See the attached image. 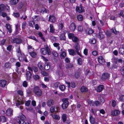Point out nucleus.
Masks as SVG:
<instances>
[{
	"mask_svg": "<svg viewBox=\"0 0 124 124\" xmlns=\"http://www.w3.org/2000/svg\"><path fill=\"white\" fill-rule=\"evenodd\" d=\"M18 119H17V121L19 124H30L29 123H26L24 120L26 118L25 116L21 113L18 116Z\"/></svg>",
	"mask_w": 124,
	"mask_h": 124,
	"instance_id": "1",
	"label": "nucleus"
},
{
	"mask_svg": "<svg viewBox=\"0 0 124 124\" xmlns=\"http://www.w3.org/2000/svg\"><path fill=\"white\" fill-rule=\"evenodd\" d=\"M33 91L35 94L38 96L39 97L42 95V92L38 86L35 87L34 88Z\"/></svg>",
	"mask_w": 124,
	"mask_h": 124,
	"instance_id": "2",
	"label": "nucleus"
},
{
	"mask_svg": "<svg viewBox=\"0 0 124 124\" xmlns=\"http://www.w3.org/2000/svg\"><path fill=\"white\" fill-rule=\"evenodd\" d=\"M40 52L43 55L47 54L48 55H50L51 54L50 49L47 47H46V48H41L40 50Z\"/></svg>",
	"mask_w": 124,
	"mask_h": 124,
	"instance_id": "3",
	"label": "nucleus"
},
{
	"mask_svg": "<svg viewBox=\"0 0 124 124\" xmlns=\"http://www.w3.org/2000/svg\"><path fill=\"white\" fill-rule=\"evenodd\" d=\"M76 10L77 12L79 13H82L84 11V10L82 4H80L79 6L76 7Z\"/></svg>",
	"mask_w": 124,
	"mask_h": 124,
	"instance_id": "4",
	"label": "nucleus"
},
{
	"mask_svg": "<svg viewBox=\"0 0 124 124\" xmlns=\"http://www.w3.org/2000/svg\"><path fill=\"white\" fill-rule=\"evenodd\" d=\"M67 99H65L63 100V102L62 105V108L63 109H65L67 108L69 102Z\"/></svg>",
	"mask_w": 124,
	"mask_h": 124,
	"instance_id": "5",
	"label": "nucleus"
},
{
	"mask_svg": "<svg viewBox=\"0 0 124 124\" xmlns=\"http://www.w3.org/2000/svg\"><path fill=\"white\" fill-rule=\"evenodd\" d=\"M75 48L76 49V51L77 54L80 56L82 57V55L79 52L80 50V46L78 43L75 44Z\"/></svg>",
	"mask_w": 124,
	"mask_h": 124,
	"instance_id": "6",
	"label": "nucleus"
},
{
	"mask_svg": "<svg viewBox=\"0 0 124 124\" xmlns=\"http://www.w3.org/2000/svg\"><path fill=\"white\" fill-rule=\"evenodd\" d=\"M109 76V74L107 73H103L102 75L101 79L103 81H105L107 79Z\"/></svg>",
	"mask_w": 124,
	"mask_h": 124,
	"instance_id": "7",
	"label": "nucleus"
},
{
	"mask_svg": "<svg viewBox=\"0 0 124 124\" xmlns=\"http://www.w3.org/2000/svg\"><path fill=\"white\" fill-rule=\"evenodd\" d=\"M22 42V40L18 38H14L12 39V42L13 43H15L19 44Z\"/></svg>",
	"mask_w": 124,
	"mask_h": 124,
	"instance_id": "8",
	"label": "nucleus"
},
{
	"mask_svg": "<svg viewBox=\"0 0 124 124\" xmlns=\"http://www.w3.org/2000/svg\"><path fill=\"white\" fill-rule=\"evenodd\" d=\"M6 114L8 116H11L13 115V110L10 108H8L6 111Z\"/></svg>",
	"mask_w": 124,
	"mask_h": 124,
	"instance_id": "9",
	"label": "nucleus"
},
{
	"mask_svg": "<svg viewBox=\"0 0 124 124\" xmlns=\"http://www.w3.org/2000/svg\"><path fill=\"white\" fill-rule=\"evenodd\" d=\"M26 78L27 80H30L31 78L32 74L29 71H27L26 73Z\"/></svg>",
	"mask_w": 124,
	"mask_h": 124,
	"instance_id": "10",
	"label": "nucleus"
},
{
	"mask_svg": "<svg viewBox=\"0 0 124 124\" xmlns=\"http://www.w3.org/2000/svg\"><path fill=\"white\" fill-rule=\"evenodd\" d=\"M7 81L5 80H0V86L2 87H5Z\"/></svg>",
	"mask_w": 124,
	"mask_h": 124,
	"instance_id": "11",
	"label": "nucleus"
},
{
	"mask_svg": "<svg viewBox=\"0 0 124 124\" xmlns=\"http://www.w3.org/2000/svg\"><path fill=\"white\" fill-rule=\"evenodd\" d=\"M76 25L74 23H72L70 25L69 27L70 29L72 31H73L75 30Z\"/></svg>",
	"mask_w": 124,
	"mask_h": 124,
	"instance_id": "12",
	"label": "nucleus"
},
{
	"mask_svg": "<svg viewBox=\"0 0 124 124\" xmlns=\"http://www.w3.org/2000/svg\"><path fill=\"white\" fill-rule=\"evenodd\" d=\"M120 111L117 110H115L112 111L111 114L113 116H116L118 115L120 113Z\"/></svg>",
	"mask_w": 124,
	"mask_h": 124,
	"instance_id": "13",
	"label": "nucleus"
},
{
	"mask_svg": "<svg viewBox=\"0 0 124 124\" xmlns=\"http://www.w3.org/2000/svg\"><path fill=\"white\" fill-rule=\"evenodd\" d=\"M98 60L99 63L102 64L104 63V60L103 58L101 56H100L98 58Z\"/></svg>",
	"mask_w": 124,
	"mask_h": 124,
	"instance_id": "14",
	"label": "nucleus"
},
{
	"mask_svg": "<svg viewBox=\"0 0 124 124\" xmlns=\"http://www.w3.org/2000/svg\"><path fill=\"white\" fill-rule=\"evenodd\" d=\"M54 101L52 99H50L47 102V106L50 107L52 106L54 104Z\"/></svg>",
	"mask_w": 124,
	"mask_h": 124,
	"instance_id": "15",
	"label": "nucleus"
},
{
	"mask_svg": "<svg viewBox=\"0 0 124 124\" xmlns=\"http://www.w3.org/2000/svg\"><path fill=\"white\" fill-rule=\"evenodd\" d=\"M49 20L53 23L55 22L56 21L55 17L54 16L50 15L49 17Z\"/></svg>",
	"mask_w": 124,
	"mask_h": 124,
	"instance_id": "16",
	"label": "nucleus"
},
{
	"mask_svg": "<svg viewBox=\"0 0 124 124\" xmlns=\"http://www.w3.org/2000/svg\"><path fill=\"white\" fill-rule=\"evenodd\" d=\"M30 55L33 58H36L37 56V54L35 52H29Z\"/></svg>",
	"mask_w": 124,
	"mask_h": 124,
	"instance_id": "17",
	"label": "nucleus"
},
{
	"mask_svg": "<svg viewBox=\"0 0 124 124\" xmlns=\"http://www.w3.org/2000/svg\"><path fill=\"white\" fill-rule=\"evenodd\" d=\"M6 27L8 32L10 33H11L12 30L11 25L9 24H7L6 25Z\"/></svg>",
	"mask_w": 124,
	"mask_h": 124,
	"instance_id": "18",
	"label": "nucleus"
},
{
	"mask_svg": "<svg viewBox=\"0 0 124 124\" xmlns=\"http://www.w3.org/2000/svg\"><path fill=\"white\" fill-rule=\"evenodd\" d=\"M19 1V0H10L9 2L11 5H15Z\"/></svg>",
	"mask_w": 124,
	"mask_h": 124,
	"instance_id": "19",
	"label": "nucleus"
},
{
	"mask_svg": "<svg viewBox=\"0 0 124 124\" xmlns=\"http://www.w3.org/2000/svg\"><path fill=\"white\" fill-rule=\"evenodd\" d=\"M38 67L41 70H43V66L44 65V63L41 62H39L38 63Z\"/></svg>",
	"mask_w": 124,
	"mask_h": 124,
	"instance_id": "20",
	"label": "nucleus"
},
{
	"mask_svg": "<svg viewBox=\"0 0 124 124\" xmlns=\"http://www.w3.org/2000/svg\"><path fill=\"white\" fill-rule=\"evenodd\" d=\"M80 90L82 93L86 92L88 91L87 88L85 86H82L81 87Z\"/></svg>",
	"mask_w": 124,
	"mask_h": 124,
	"instance_id": "21",
	"label": "nucleus"
},
{
	"mask_svg": "<svg viewBox=\"0 0 124 124\" xmlns=\"http://www.w3.org/2000/svg\"><path fill=\"white\" fill-rule=\"evenodd\" d=\"M50 32L53 34L55 32V29L53 25L50 24Z\"/></svg>",
	"mask_w": 124,
	"mask_h": 124,
	"instance_id": "22",
	"label": "nucleus"
},
{
	"mask_svg": "<svg viewBox=\"0 0 124 124\" xmlns=\"http://www.w3.org/2000/svg\"><path fill=\"white\" fill-rule=\"evenodd\" d=\"M104 86L102 85H99L97 88V91L99 92H101L104 88Z\"/></svg>",
	"mask_w": 124,
	"mask_h": 124,
	"instance_id": "23",
	"label": "nucleus"
},
{
	"mask_svg": "<svg viewBox=\"0 0 124 124\" xmlns=\"http://www.w3.org/2000/svg\"><path fill=\"white\" fill-rule=\"evenodd\" d=\"M69 52L70 54L73 56L76 54L75 51L73 49H69Z\"/></svg>",
	"mask_w": 124,
	"mask_h": 124,
	"instance_id": "24",
	"label": "nucleus"
},
{
	"mask_svg": "<svg viewBox=\"0 0 124 124\" xmlns=\"http://www.w3.org/2000/svg\"><path fill=\"white\" fill-rule=\"evenodd\" d=\"M86 32L87 34H90L93 33L94 31L91 28H88L86 30Z\"/></svg>",
	"mask_w": 124,
	"mask_h": 124,
	"instance_id": "25",
	"label": "nucleus"
},
{
	"mask_svg": "<svg viewBox=\"0 0 124 124\" xmlns=\"http://www.w3.org/2000/svg\"><path fill=\"white\" fill-rule=\"evenodd\" d=\"M52 115L53 118L55 119L59 120L60 119V117L58 115L56 114H52Z\"/></svg>",
	"mask_w": 124,
	"mask_h": 124,
	"instance_id": "26",
	"label": "nucleus"
},
{
	"mask_svg": "<svg viewBox=\"0 0 124 124\" xmlns=\"http://www.w3.org/2000/svg\"><path fill=\"white\" fill-rule=\"evenodd\" d=\"M60 37L61 40H66V37L64 34L62 33L61 34Z\"/></svg>",
	"mask_w": 124,
	"mask_h": 124,
	"instance_id": "27",
	"label": "nucleus"
},
{
	"mask_svg": "<svg viewBox=\"0 0 124 124\" xmlns=\"http://www.w3.org/2000/svg\"><path fill=\"white\" fill-rule=\"evenodd\" d=\"M72 40L73 42H76V43H78V42L79 41V39L78 38L75 36L74 38L72 39Z\"/></svg>",
	"mask_w": 124,
	"mask_h": 124,
	"instance_id": "28",
	"label": "nucleus"
},
{
	"mask_svg": "<svg viewBox=\"0 0 124 124\" xmlns=\"http://www.w3.org/2000/svg\"><path fill=\"white\" fill-rule=\"evenodd\" d=\"M67 118L66 115L63 114L62 117V120L63 123H65L66 121Z\"/></svg>",
	"mask_w": 124,
	"mask_h": 124,
	"instance_id": "29",
	"label": "nucleus"
},
{
	"mask_svg": "<svg viewBox=\"0 0 124 124\" xmlns=\"http://www.w3.org/2000/svg\"><path fill=\"white\" fill-rule=\"evenodd\" d=\"M50 66L49 63L47 62L44 66V68L46 70H48L50 69Z\"/></svg>",
	"mask_w": 124,
	"mask_h": 124,
	"instance_id": "30",
	"label": "nucleus"
},
{
	"mask_svg": "<svg viewBox=\"0 0 124 124\" xmlns=\"http://www.w3.org/2000/svg\"><path fill=\"white\" fill-rule=\"evenodd\" d=\"M119 52L120 54H124V48H120L119 49Z\"/></svg>",
	"mask_w": 124,
	"mask_h": 124,
	"instance_id": "31",
	"label": "nucleus"
},
{
	"mask_svg": "<svg viewBox=\"0 0 124 124\" xmlns=\"http://www.w3.org/2000/svg\"><path fill=\"white\" fill-rule=\"evenodd\" d=\"M99 37L100 39H103L104 37V34L102 32H99Z\"/></svg>",
	"mask_w": 124,
	"mask_h": 124,
	"instance_id": "32",
	"label": "nucleus"
},
{
	"mask_svg": "<svg viewBox=\"0 0 124 124\" xmlns=\"http://www.w3.org/2000/svg\"><path fill=\"white\" fill-rule=\"evenodd\" d=\"M117 67V65L116 64H114L111 67L110 69L112 70H113L114 69H116Z\"/></svg>",
	"mask_w": 124,
	"mask_h": 124,
	"instance_id": "33",
	"label": "nucleus"
},
{
	"mask_svg": "<svg viewBox=\"0 0 124 124\" xmlns=\"http://www.w3.org/2000/svg\"><path fill=\"white\" fill-rule=\"evenodd\" d=\"M89 120L91 124L95 122V119L92 116H91L89 118Z\"/></svg>",
	"mask_w": 124,
	"mask_h": 124,
	"instance_id": "34",
	"label": "nucleus"
},
{
	"mask_svg": "<svg viewBox=\"0 0 124 124\" xmlns=\"http://www.w3.org/2000/svg\"><path fill=\"white\" fill-rule=\"evenodd\" d=\"M66 53L64 51H62L60 55V57L61 58H64L66 56Z\"/></svg>",
	"mask_w": 124,
	"mask_h": 124,
	"instance_id": "35",
	"label": "nucleus"
},
{
	"mask_svg": "<svg viewBox=\"0 0 124 124\" xmlns=\"http://www.w3.org/2000/svg\"><path fill=\"white\" fill-rule=\"evenodd\" d=\"M80 74V73L79 72H76L74 74V76L76 78H79Z\"/></svg>",
	"mask_w": 124,
	"mask_h": 124,
	"instance_id": "36",
	"label": "nucleus"
},
{
	"mask_svg": "<svg viewBox=\"0 0 124 124\" xmlns=\"http://www.w3.org/2000/svg\"><path fill=\"white\" fill-rule=\"evenodd\" d=\"M96 39L93 38L90 39L89 40V42L90 43L93 44H94L96 42Z\"/></svg>",
	"mask_w": 124,
	"mask_h": 124,
	"instance_id": "37",
	"label": "nucleus"
},
{
	"mask_svg": "<svg viewBox=\"0 0 124 124\" xmlns=\"http://www.w3.org/2000/svg\"><path fill=\"white\" fill-rule=\"evenodd\" d=\"M124 11L123 10L121 11L120 13L119 14V17H122L123 18H124Z\"/></svg>",
	"mask_w": 124,
	"mask_h": 124,
	"instance_id": "38",
	"label": "nucleus"
},
{
	"mask_svg": "<svg viewBox=\"0 0 124 124\" xmlns=\"http://www.w3.org/2000/svg\"><path fill=\"white\" fill-rule=\"evenodd\" d=\"M47 11L48 10L46 8H41L40 12L42 13H46Z\"/></svg>",
	"mask_w": 124,
	"mask_h": 124,
	"instance_id": "39",
	"label": "nucleus"
},
{
	"mask_svg": "<svg viewBox=\"0 0 124 124\" xmlns=\"http://www.w3.org/2000/svg\"><path fill=\"white\" fill-rule=\"evenodd\" d=\"M23 3L22 2H20L19 3L18 5L17 8L18 9H21L23 7Z\"/></svg>",
	"mask_w": 124,
	"mask_h": 124,
	"instance_id": "40",
	"label": "nucleus"
},
{
	"mask_svg": "<svg viewBox=\"0 0 124 124\" xmlns=\"http://www.w3.org/2000/svg\"><path fill=\"white\" fill-rule=\"evenodd\" d=\"M5 8L4 5L3 4L0 5V12H2Z\"/></svg>",
	"mask_w": 124,
	"mask_h": 124,
	"instance_id": "41",
	"label": "nucleus"
},
{
	"mask_svg": "<svg viewBox=\"0 0 124 124\" xmlns=\"http://www.w3.org/2000/svg\"><path fill=\"white\" fill-rule=\"evenodd\" d=\"M77 62L78 64L80 65H81L82 64V59L79 58L78 59Z\"/></svg>",
	"mask_w": 124,
	"mask_h": 124,
	"instance_id": "42",
	"label": "nucleus"
},
{
	"mask_svg": "<svg viewBox=\"0 0 124 124\" xmlns=\"http://www.w3.org/2000/svg\"><path fill=\"white\" fill-rule=\"evenodd\" d=\"M53 45L54 46L57 47L58 50L60 49V47L59 46L60 44L59 43H55L53 44Z\"/></svg>",
	"mask_w": 124,
	"mask_h": 124,
	"instance_id": "43",
	"label": "nucleus"
},
{
	"mask_svg": "<svg viewBox=\"0 0 124 124\" xmlns=\"http://www.w3.org/2000/svg\"><path fill=\"white\" fill-rule=\"evenodd\" d=\"M77 18L78 20L80 21H82L83 19V16L80 15H78L77 16Z\"/></svg>",
	"mask_w": 124,
	"mask_h": 124,
	"instance_id": "44",
	"label": "nucleus"
},
{
	"mask_svg": "<svg viewBox=\"0 0 124 124\" xmlns=\"http://www.w3.org/2000/svg\"><path fill=\"white\" fill-rule=\"evenodd\" d=\"M4 66L5 67L7 68H10L11 67V64L8 62L6 63Z\"/></svg>",
	"mask_w": 124,
	"mask_h": 124,
	"instance_id": "45",
	"label": "nucleus"
},
{
	"mask_svg": "<svg viewBox=\"0 0 124 124\" xmlns=\"http://www.w3.org/2000/svg\"><path fill=\"white\" fill-rule=\"evenodd\" d=\"M26 56L24 55H21V56L19 57V59L20 61H23L24 59L26 57Z\"/></svg>",
	"mask_w": 124,
	"mask_h": 124,
	"instance_id": "46",
	"label": "nucleus"
},
{
	"mask_svg": "<svg viewBox=\"0 0 124 124\" xmlns=\"http://www.w3.org/2000/svg\"><path fill=\"white\" fill-rule=\"evenodd\" d=\"M68 36L70 39H72L75 36L73 34L70 33L68 34Z\"/></svg>",
	"mask_w": 124,
	"mask_h": 124,
	"instance_id": "47",
	"label": "nucleus"
},
{
	"mask_svg": "<svg viewBox=\"0 0 124 124\" xmlns=\"http://www.w3.org/2000/svg\"><path fill=\"white\" fill-rule=\"evenodd\" d=\"M59 88L62 91H64L65 89V86L63 85H61L59 86Z\"/></svg>",
	"mask_w": 124,
	"mask_h": 124,
	"instance_id": "48",
	"label": "nucleus"
},
{
	"mask_svg": "<svg viewBox=\"0 0 124 124\" xmlns=\"http://www.w3.org/2000/svg\"><path fill=\"white\" fill-rule=\"evenodd\" d=\"M120 71L121 75L124 77V66H122L120 68Z\"/></svg>",
	"mask_w": 124,
	"mask_h": 124,
	"instance_id": "49",
	"label": "nucleus"
},
{
	"mask_svg": "<svg viewBox=\"0 0 124 124\" xmlns=\"http://www.w3.org/2000/svg\"><path fill=\"white\" fill-rule=\"evenodd\" d=\"M73 67V65L71 63H69L66 65V68L67 69L71 68Z\"/></svg>",
	"mask_w": 124,
	"mask_h": 124,
	"instance_id": "50",
	"label": "nucleus"
},
{
	"mask_svg": "<svg viewBox=\"0 0 124 124\" xmlns=\"http://www.w3.org/2000/svg\"><path fill=\"white\" fill-rule=\"evenodd\" d=\"M118 61V59L117 58L114 57L113 58L112 60V62L113 63L115 64H117Z\"/></svg>",
	"mask_w": 124,
	"mask_h": 124,
	"instance_id": "51",
	"label": "nucleus"
},
{
	"mask_svg": "<svg viewBox=\"0 0 124 124\" xmlns=\"http://www.w3.org/2000/svg\"><path fill=\"white\" fill-rule=\"evenodd\" d=\"M55 106H54L50 108V111L51 113H53V112L56 111L55 110Z\"/></svg>",
	"mask_w": 124,
	"mask_h": 124,
	"instance_id": "52",
	"label": "nucleus"
},
{
	"mask_svg": "<svg viewBox=\"0 0 124 124\" xmlns=\"http://www.w3.org/2000/svg\"><path fill=\"white\" fill-rule=\"evenodd\" d=\"M85 28H84V27L81 26H78V30L80 31H82L84 29L85 30Z\"/></svg>",
	"mask_w": 124,
	"mask_h": 124,
	"instance_id": "53",
	"label": "nucleus"
},
{
	"mask_svg": "<svg viewBox=\"0 0 124 124\" xmlns=\"http://www.w3.org/2000/svg\"><path fill=\"white\" fill-rule=\"evenodd\" d=\"M112 32L115 34H117L118 33V32L116 30L115 28H113L111 29Z\"/></svg>",
	"mask_w": 124,
	"mask_h": 124,
	"instance_id": "54",
	"label": "nucleus"
},
{
	"mask_svg": "<svg viewBox=\"0 0 124 124\" xmlns=\"http://www.w3.org/2000/svg\"><path fill=\"white\" fill-rule=\"evenodd\" d=\"M88 103L90 105V106H93L94 105V102L91 100H89L88 101Z\"/></svg>",
	"mask_w": 124,
	"mask_h": 124,
	"instance_id": "55",
	"label": "nucleus"
},
{
	"mask_svg": "<svg viewBox=\"0 0 124 124\" xmlns=\"http://www.w3.org/2000/svg\"><path fill=\"white\" fill-rule=\"evenodd\" d=\"M0 121L4 122L6 121V117L4 116H1L0 118Z\"/></svg>",
	"mask_w": 124,
	"mask_h": 124,
	"instance_id": "56",
	"label": "nucleus"
},
{
	"mask_svg": "<svg viewBox=\"0 0 124 124\" xmlns=\"http://www.w3.org/2000/svg\"><path fill=\"white\" fill-rule=\"evenodd\" d=\"M22 28L23 29H24L26 28V23L25 22L23 23L22 24Z\"/></svg>",
	"mask_w": 124,
	"mask_h": 124,
	"instance_id": "57",
	"label": "nucleus"
},
{
	"mask_svg": "<svg viewBox=\"0 0 124 124\" xmlns=\"http://www.w3.org/2000/svg\"><path fill=\"white\" fill-rule=\"evenodd\" d=\"M33 78L36 80H38L39 78V76L38 75H35L33 76Z\"/></svg>",
	"mask_w": 124,
	"mask_h": 124,
	"instance_id": "58",
	"label": "nucleus"
},
{
	"mask_svg": "<svg viewBox=\"0 0 124 124\" xmlns=\"http://www.w3.org/2000/svg\"><path fill=\"white\" fill-rule=\"evenodd\" d=\"M34 24H35L34 22L33 21H30L29 23V26L32 27H34L33 25Z\"/></svg>",
	"mask_w": 124,
	"mask_h": 124,
	"instance_id": "59",
	"label": "nucleus"
},
{
	"mask_svg": "<svg viewBox=\"0 0 124 124\" xmlns=\"http://www.w3.org/2000/svg\"><path fill=\"white\" fill-rule=\"evenodd\" d=\"M28 38L30 39H32L36 41H38V40L36 39V38L35 37V36H31L29 37H28Z\"/></svg>",
	"mask_w": 124,
	"mask_h": 124,
	"instance_id": "60",
	"label": "nucleus"
},
{
	"mask_svg": "<svg viewBox=\"0 0 124 124\" xmlns=\"http://www.w3.org/2000/svg\"><path fill=\"white\" fill-rule=\"evenodd\" d=\"M70 86L72 88H74L76 87V84L75 83L73 82L70 83Z\"/></svg>",
	"mask_w": 124,
	"mask_h": 124,
	"instance_id": "61",
	"label": "nucleus"
},
{
	"mask_svg": "<svg viewBox=\"0 0 124 124\" xmlns=\"http://www.w3.org/2000/svg\"><path fill=\"white\" fill-rule=\"evenodd\" d=\"M60 84V83L59 82H56L54 83V86L55 88H56L58 87Z\"/></svg>",
	"mask_w": 124,
	"mask_h": 124,
	"instance_id": "62",
	"label": "nucleus"
},
{
	"mask_svg": "<svg viewBox=\"0 0 124 124\" xmlns=\"http://www.w3.org/2000/svg\"><path fill=\"white\" fill-rule=\"evenodd\" d=\"M116 102L115 101L113 100L112 101V105L113 107H115L116 106Z\"/></svg>",
	"mask_w": 124,
	"mask_h": 124,
	"instance_id": "63",
	"label": "nucleus"
},
{
	"mask_svg": "<svg viewBox=\"0 0 124 124\" xmlns=\"http://www.w3.org/2000/svg\"><path fill=\"white\" fill-rule=\"evenodd\" d=\"M120 101H124V95H122L120 97Z\"/></svg>",
	"mask_w": 124,
	"mask_h": 124,
	"instance_id": "64",
	"label": "nucleus"
}]
</instances>
